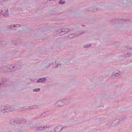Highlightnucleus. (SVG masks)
<instances>
[{"label":"nucleus","mask_w":132,"mask_h":132,"mask_svg":"<svg viewBox=\"0 0 132 132\" xmlns=\"http://www.w3.org/2000/svg\"><path fill=\"white\" fill-rule=\"evenodd\" d=\"M62 127L61 126H59L55 128L54 130L56 132H59L62 130Z\"/></svg>","instance_id":"f257e3e1"},{"label":"nucleus","mask_w":132,"mask_h":132,"mask_svg":"<svg viewBox=\"0 0 132 132\" xmlns=\"http://www.w3.org/2000/svg\"><path fill=\"white\" fill-rule=\"evenodd\" d=\"M46 80L45 78H40L37 80V82H44Z\"/></svg>","instance_id":"f03ea898"},{"label":"nucleus","mask_w":132,"mask_h":132,"mask_svg":"<svg viewBox=\"0 0 132 132\" xmlns=\"http://www.w3.org/2000/svg\"><path fill=\"white\" fill-rule=\"evenodd\" d=\"M69 31V30L67 28H66L64 29L63 30H62L61 31V32H68Z\"/></svg>","instance_id":"7ed1b4c3"},{"label":"nucleus","mask_w":132,"mask_h":132,"mask_svg":"<svg viewBox=\"0 0 132 132\" xmlns=\"http://www.w3.org/2000/svg\"><path fill=\"white\" fill-rule=\"evenodd\" d=\"M44 127H39V128L38 127L37 128V130H44Z\"/></svg>","instance_id":"20e7f679"},{"label":"nucleus","mask_w":132,"mask_h":132,"mask_svg":"<svg viewBox=\"0 0 132 132\" xmlns=\"http://www.w3.org/2000/svg\"><path fill=\"white\" fill-rule=\"evenodd\" d=\"M40 90V88H38L37 89H33V90L34 92H37Z\"/></svg>","instance_id":"39448f33"},{"label":"nucleus","mask_w":132,"mask_h":132,"mask_svg":"<svg viewBox=\"0 0 132 132\" xmlns=\"http://www.w3.org/2000/svg\"><path fill=\"white\" fill-rule=\"evenodd\" d=\"M65 2L63 0H60L59 2V3L60 4H63Z\"/></svg>","instance_id":"423d86ee"},{"label":"nucleus","mask_w":132,"mask_h":132,"mask_svg":"<svg viewBox=\"0 0 132 132\" xmlns=\"http://www.w3.org/2000/svg\"><path fill=\"white\" fill-rule=\"evenodd\" d=\"M8 14L7 12H6V13H4L3 14V15L5 17L7 15H8Z\"/></svg>","instance_id":"0eeeda50"},{"label":"nucleus","mask_w":132,"mask_h":132,"mask_svg":"<svg viewBox=\"0 0 132 132\" xmlns=\"http://www.w3.org/2000/svg\"><path fill=\"white\" fill-rule=\"evenodd\" d=\"M91 45L90 44H89V45H87L86 46H84V47H85L88 48L89 47L91 46Z\"/></svg>","instance_id":"6e6552de"},{"label":"nucleus","mask_w":132,"mask_h":132,"mask_svg":"<svg viewBox=\"0 0 132 132\" xmlns=\"http://www.w3.org/2000/svg\"><path fill=\"white\" fill-rule=\"evenodd\" d=\"M74 35V34H72L71 35H70V36H69V37L70 38H72V36H73Z\"/></svg>","instance_id":"1a4fd4ad"},{"label":"nucleus","mask_w":132,"mask_h":132,"mask_svg":"<svg viewBox=\"0 0 132 132\" xmlns=\"http://www.w3.org/2000/svg\"><path fill=\"white\" fill-rule=\"evenodd\" d=\"M11 26H12V27H15V26L14 25H11Z\"/></svg>","instance_id":"9d476101"},{"label":"nucleus","mask_w":132,"mask_h":132,"mask_svg":"<svg viewBox=\"0 0 132 132\" xmlns=\"http://www.w3.org/2000/svg\"><path fill=\"white\" fill-rule=\"evenodd\" d=\"M118 74V73H117V74H114V73H113V75H115V76H117V74Z\"/></svg>","instance_id":"9b49d317"},{"label":"nucleus","mask_w":132,"mask_h":132,"mask_svg":"<svg viewBox=\"0 0 132 132\" xmlns=\"http://www.w3.org/2000/svg\"><path fill=\"white\" fill-rule=\"evenodd\" d=\"M20 25H19H19H17V27H20Z\"/></svg>","instance_id":"f8f14e48"},{"label":"nucleus","mask_w":132,"mask_h":132,"mask_svg":"<svg viewBox=\"0 0 132 132\" xmlns=\"http://www.w3.org/2000/svg\"><path fill=\"white\" fill-rule=\"evenodd\" d=\"M82 33H81V34H78V35H77H77H80Z\"/></svg>","instance_id":"ddd939ff"},{"label":"nucleus","mask_w":132,"mask_h":132,"mask_svg":"<svg viewBox=\"0 0 132 132\" xmlns=\"http://www.w3.org/2000/svg\"><path fill=\"white\" fill-rule=\"evenodd\" d=\"M60 30V32L61 31V30Z\"/></svg>","instance_id":"4468645a"},{"label":"nucleus","mask_w":132,"mask_h":132,"mask_svg":"<svg viewBox=\"0 0 132 132\" xmlns=\"http://www.w3.org/2000/svg\"><path fill=\"white\" fill-rule=\"evenodd\" d=\"M50 1H51V0H50Z\"/></svg>","instance_id":"2eb2a0df"}]
</instances>
